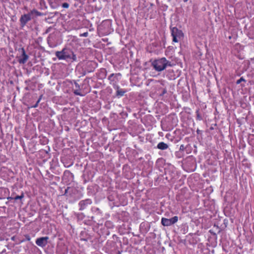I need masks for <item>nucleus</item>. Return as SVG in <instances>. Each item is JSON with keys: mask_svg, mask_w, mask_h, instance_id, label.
I'll return each mask as SVG.
<instances>
[{"mask_svg": "<svg viewBox=\"0 0 254 254\" xmlns=\"http://www.w3.org/2000/svg\"><path fill=\"white\" fill-rule=\"evenodd\" d=\"M151 65L156 71L160 72L165 69L168 66H172V64L171 62L168 61L165 58H162L152 61Z\"/></svg>", "mask_w": 254, "mask_h": 254, "instance_id": "obj_1", "label": "nucleus"}, {"mask_svg": "<svg viewBox=\"0 0 254 254\" xmlns=\"http://www.w3.org/2000/svg\"><path fill=\"white\" fill-rule=\"evenodd\" d=\"M78 193V190L76 188L68 187L65 190L63 195L66 196L67 199H69V202L73 203L80 198V196H77Z\"/></svg>", "mask_w": 254, "mask_h": 254, "instance_id": "obj_2", "label": "nucleus"}, {"mask_svg": "<svg viewBox=\"0 0 254 254\" xmlns=\"http://www.w3.org/2000/svg\"><path fill=\"white\" fill-rule=\"evenodd\" d=\"M33 14H35L37 16H41L42 15L40 12L35 9L32 10L27 14L22 15L19 19L21 27H24L27 23L31 20V16Z\"/></svg>", "mask_w": 254, "mask_h": 254, "instance_id": "obj_3", "label": "nucleus"}, {"mask_svg": "<svg viewBox=\"0 0 254 254\" xmlns=\"http://www.w3.org/2000/svg\"><path fill=\"white\" fill-rule=\"evenodd\" d=\"M55 55L59 60H67L72 55V51L69 48H64L61 51H57Z\"/></svg>", "mask_w": 254, "mask_h": 254, "instance_id": "obj_4", "label": "nucleus"}, {"mask_svg": "<svg viewBox=\"0 0 254 254\" xmlns=\"http://www.w3.org/2000/svg\"><path fill=\"white\" fill-rule=\"evenodd\" d=\"M171 35L173 37V41L175 43L179 42L184 37L182 31L176 27L171 28Z\"/></svg>", "mask_w": 254, "mask_h": 254, "instance_id": "obj_5", "label": "nucleus"}, {"mask_svg": "<svg viewBox=\"0 0 254 254\" xmlns=\"http://www.w3.org/2000/svg\"><path fill=\"white\" fill-rule=\"evenodd\" d=\"M122 74L120 73H112L108 76V80L110 81V84H111L113 88L118 85Z\"/></svg>", "mask_w": 254, "mask_h": 254, "instance_id": "obj_6", "label": "nucleus"}, {"mask_svg": "<svg viewBox=\"0 0 254 254\" xmlns=\"http://www.w3.org/2000/svg\"><path fill=\"white\" fill-rule=\"evenodd\" d=\"M178 221V217L177 216H175L170 219L163 217L161 219V224L164 226H170L177 223Z\"/></svg>", "mask_w": 254, "mask_h": 254, "instance_id": "obj_7", "label": "nucleus"}, {"mask_svg": "<svg viewBox=\"0 0 254 254\" xmlns=\"http://www.w3.org/2000/svg\"><path fill=\"white\" fill-rule=\"evenodd\" d=\"M92 203V201L90 198H87L80 201L78 203L80 211L86 209L89 205Z\"/></svg>", "mask_w": 254, "mask_h": 254, "instance_id": "obj_8", "label": "nucleus"}, {"mask_svg": "<svg viewBox=\"0 0 254 254\" xmlns=\"http://www.w3.org/2000/svg\"><path fill=\"white\" fill-rule=\"evenodd\" d=\"M49 238L47 236L38 238L36 239L35 243L42 248L45 247L48 243Z\"/></svg>", "mask_w": 254, "mask_h": 254, "instance_id": "obj_9", "label": "nucleus"}, {"mask_svg": "<svg viewBox=\"0 0 254 254\" xmlns=\"http://www.w3.org/2000/svg\"><path fill=\"white\" fill-rule=\"evenodd\" d=\"M20 50L21 52V58L19 59L18 61V63L20 64H24L28 60L29 57L26 54L25 51L23 48L20 49L19 51Z\"/></svg>", "mask_w": 254, "mask_h": 254, "instance_id": "obj_10", "label": "nucleus"}, {"mask_svg": "<svg viewBox=\"0 0 254 254\" xmlns=\"http://www.w3.org/2000/svg\"><path fill=\"white\" fill-rule=\"evenodd\" d=\"M114 88L116 90V95L118 98L123 96L127 92V90L121 88L119 85L114 87Z\"/></svg>", "mask_w": 254, "mask_h": 254, "instance_id": "obj_11", "label": "nucleus"}, {"mask_svg": "<svg viewBox=\"0 0 254 254\" xmlns=\"http://www.w3.org/2000/svg\"><path fill=\"white\" fill-rule=\"evenodd\" d=\"M74 84L75 86V89H73V93L75 95H79L80 96H83V94L80 92V86L79 84L76 81L73 80Z\"/></svg>", "mask_w": 254, "mask_h": 254, "instance_id": "obj_12", "label": "nucleus"}, {"mask_svg": "<svg viewBox=\"0 0 254 254\" xmlns=\"http://www.w3.org/2000/svg\"><path fill=\"white\" fill-rule=\"evenodd\" d=\"M169 147L168 145L164 142H159L157 146V148L160 150H164L167 149Z\"/></svg>", "mask_w": 254, "mask_h": 254, "instance_id": "obj_13", "label": "nucleus"}, {"mask_svg": "<svg viewBox=\"0 0 254 254\" xmlns=\"http://www.w3.org/2000/svg\"><path fill=\"white\" fill-rule=\"evenodd\" d=\"M107 74V71L105 68H102L100 69V72L99 73V76L100 78L104 79L106 78Z\"/></svg>", "mask_w": 254, "mask_h": 254, "instance_id": "obj_14", "label": "nucleus"}, {"mask_svg": "<svg viewBox=\"0 0 254 254\" xmlns=\"http://www.w3.org/2000/svg\"><path fill=\"white\" fill-rule=\"evenodd\" d=\"M91 210L93 213H95L96 215H100L101 214V210L98 207H93L91 208Z\"/></svg>", "mask_w": 254, "mask_h": 254, "instance_id": "obj_15", "label": "nucleus"}, {"mask_svg": "<svg viewBox=\"0 0 254 254\" xmlns=\"http://www.w3.org/2000/svg\"><path fill=\"white\" fill-rule=\"evenodd\" d=\"M175 155L177 158H181L184 156V152L181 151H178L175 152Z\"/></svg>", "mask_w": 254, "mask_h": 254, "instance_id": "obj_16", "label": "nucleus"}, {"mask_svg": "<svg viewBox=\"0 0 254 254\" xmlns=\"http://www.w3.org/2000/svg\"><path fill=\"white\" fill-rule=\"evenodd\" d=\"M196 119L197 120H199V121L202 120V117L201 115V114H200L198 109L196 111Z\"/></svg>", "mask_w": 254, "mask_h": 254, "instance_id": "obj_17", "label": "nucleus"}, {"mask_svg": "<svg viewBox=\"0 0 254 254\" xmlns=\"http://www.w3.org/2000/svg\"><path fill=\"white\" fill-rule=\"evenodd\" d=\"M111 26V23L109 21H107L105 22V26L107 27V29L105 31V33H108L109 32V28Z\"/></svg>", "mask_w": 254, "mask_h": 254, "instance_id": "obj_18", "label": "nucleus"}, {"mask_svg": "<svg viewBox=\"0 0 254 254\" xmlns=\"http://www.w3.org/2000/svg\"><path fill=\"white\" fill-rule=\"evenodd\" d=\"M64 176H71L72 178H73V174L68 170H66L64 172Z\"/></svg>", "mask_w": 254, "mask_h": 254, "instance_id": "obj_19", "label": "nucleus"}, {"mask_svg": "<svg viewBox=\"0 0 254 254\" xmlns=\"http://www.w3.org/2000/svg\"><path fill=\"white\" fill-rule=\"evenodd\" d=\"M94 69H95L94 67H92L90 69H87L84 72L83 75H85L86 74V73H89V72H92L94 70Z\"/></svg>", "mask_w": 254, "mask_h": 254, "instance_id": "obj_20", "label": "nucleus"}, {"mask_svg": "<svg viewBox=\"0 0 254 254\" xmlns=\"http://www.w3.org/2000/svg\"><path fill=\"white\" fill-rule=\"evenodd\" d=\"M70 57V58H69L68 59H71L73 61H75L76 60V55L74 54V53H73L72 51V55H71Z\"/></svg>", "mask_w": 254, "mask_h": 254, "instance_id": "obj_21", "label": "nucleus"}, {"mask_svg": "<svg viewBox=\"0 0 254 254\" xmlns=\"http://www.w3.org/2000/svg\"><path fill=\"white\" fill-rule=\"evenodd\" d=\"M24 197L23 193H22L21 195H16L14 197V200L21 199Z\"/></svg>", "mask_w": 254, "mask_h": 254, "instance_id": "obj_22", "label": "nucleus"}, {"mask_svg": "<svg viewBox=\"0 0 254 254\" xmlns=\"http://www.w3.org/2000/svg\"><path fill=\"white\" fill-rule=\"evenodd\" d=\"M242 81H246L245 79L243 77H241L239 79L237 80L236 81V84H240Z\"/></svg>", "mask_w": 254, "mask_h": 254, "instance_id": "obj_23", "label": "nucleus"}, {"mask_svg": "<svg viewBox=\"0 0 254 254\" xmlns=\"http://www.w3.org/2000/svg\"><path fill=\"white\" fill-rule=\"evenodd\" d=\"M62 7L65 8H67L69 7V4L66 2L63 3L62 4Z\"/></svg>", "mask_w": 254, "mask_h": 254, "instance_id": "obj_24", "label": "nucleus"}, {"mask_svg": "<svg viewBox=\"0 0 254 254\" xmlns=\"http://www.w3.org/2000/svg\"><path fill=\"white\" fill-rule=\"evenodd\" d=\"M88 35V33L87 32H84L82 34H80V37H87Z\"/></svg>", "mask_w": 254, "mask_h": 254, "instance_id": "obj_25", "label": "nucleus"}, {"mask_svg": "<svg viewBox=\"0 0 254 254\" xmlns=\"http://www.w3.org/2000/svg\"><path fill=\"white\" fill-rule=\"evenodd\" d=\"M185 149H186V147H185V146L184 145L182 144L180 147L179 151H181L182 152H184V151L185 150Z\"/></svg>", "mask_w": 254, "mask_h": 254, "instance_id": "obj_26", "label": "nucleus"}, {"mask_svg": "<svg viewBox=\"0 0 254 254\" xmlns=\"http://www.w3.org/2000/svg\"><path fill=\"white\" fill-rule=\"evenodd\" d=\"M166 93H167V89L166 88H164V89H163L162 93H161L160 95L163 96Z\"/></svg>", "mask_w": 254, "mask_h": 254, "instance_id": "obj_27", "label": "nucleus"}, {"mask_svg": "<svg viewBox=\"0 0 254 254\" xmlns=\"http://www.w3.org/2000/svg\"><path fill=\"white\" fill-rule=\"evenodd\" d=\"M108 199L109 201H113L114 200V198L112 195L108 196Z\"/></svg>", "mask_w": 254, "mask_h": 254, "instance_id": "obj_28", "label": "nucleus"}, {"mask_svg": "<svg viewBox=\"0 0 254 254\" xmlns=\"http://www.w3.org/2000/svg\"><path fill=\"white\" fill-rule=\"evenodd\" d=\"M7 199L8 200H12V199H14V197H12V196H9L7 198Z\"/></svg>", "mask_w": 254, "mask_h": 254, "instance_id": "obj_29", "label": "nucleus"}, {"mask_svg": "<svg viewBox=\"0 0 254 254\" xmlns=\"http://www.w3.org/2000/svg\"><path fill=\"white\" fill-rule=\"evenodd\" d=\"M38 106V103H36V104L32 106V108H36Z\"/></svg>", "mask_w": 254, "mask_h": 254, "instance_id": "obj_30", "label": "nucleus"}, {"mask_svg": "<svg viewBox=\"0 0 254 254\" xmlns=\"http://www.w3.org/2000/svg\"><path fill=\"white\" fill-rule=\"evenodd\" d=\"M26 238L27 240L29 241L30 240V237L29 235L26 236Z\"/></svg>", "mask_w": 254, "mask_h": 254, "instance_id": "obj_31", "label": "nucleus"}, {"mask_svg": "<svg viewBox=\"0 0 254 254\" xmlns=\"http://www.w3.org/2000/svg\"><path fill=\"white\" fill-rule=\"evenodd\" d=\"M201 131L199 129H197L196 130V132L197 134H199L200 133Z\"/></svg>", "mask_w": 254, "mask_h": 254, "instance_id": "obj_32", "label": "nucleus"}, {"mask_svg": "<svg viewBox=\"0 0 254 254\" xmlns=\"http://www.w3.org/2000/svg\"><path fill=\"white\" fill-rule=\"evenodd\" d=\"M43 97V95H41L39 98V99L41 100Z\"/></svg>", "mask_w": 254, "mask_h": 254, "instance_id": "obj_33", "label": "nucleus"}, {"mask_svg": "<svg viewBox=\"0 0 254 254\" xmlns=\"http://www.w3.org/2000/svg\"><path fill=\"white\" fill-rule=\"evenodd\" d=\"M41 100L39 99L38 100V101H37L36 103H38V104L39 103V102H40Z\"/></svg>", "mask_w": 254, "mask_h": 254, "instance_id": "obj_34", "label": "nucleus"}, {"mask_svg": "<svg viewBox=\"0 0 254 254\" xmlns=\"http://www.w3.org/2000/svg\"><path fill=\"white\" fill-rule=\"evenodd\" d=\"M41 100L39 99L38 100V101H37L36 103H38V104L39 103V102H40Z\"/></svg>", "mask_w": 254, "mask_h": 254, "instance_id": "obj_35", "label": "nucleus"}, {"mask_svg": "<svg viewBox=\"0 0 254 254\" xmlns=\"http://www.w3.org/2000/svg\"><path fill=\"white\" fill-rule=\"evenodd\" d=\"M89 66H92V63H90V64H89Z\"/></svg>", "mask_w": 254, "mask_h": 254, "instance_id": "obj_36", "label": "nucleus"}, {"mask_svg": "<svg viewBox=\"0 0 254 254\" xmlns=\"http://www.w3.org/2000/svg\"><path fill=\"white\" fill-rule=\"evenodd\" d=\"M184 2H187V1H188L189 0H183Z\"/></svg>", "mask_w": 254, "mask_h": 254, "instance_id": "obj_37", "label": "nucleus"}, {"mask_svg": "<svg viewBox=\"0 0 254 254\" xmlns=\"http://www.w3.org/2000/svg\"><path fill=\"white\" fill-rule=\"evenodd\" d=\"M2 199V198H1V197H0V199Z\"/></svg>", "mask_w": 254, "mask_h": 254, "instance_id": "obj_38", "label": "nucleus"}]
</instances>
